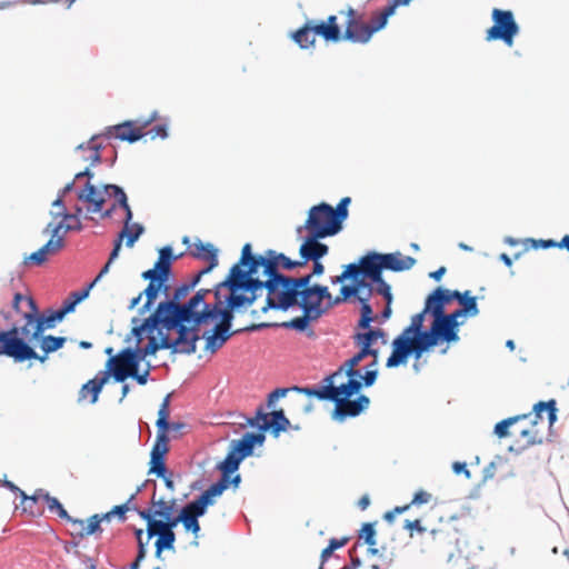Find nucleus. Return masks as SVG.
<instances>
[{
    "mask_svg": "<svg viewBox=\"0 0 569 569\" xmlns=\"http://www.w3.org/2000/svg\"><path fill=\"white\" fill-rule=\"evenodd\" d=\"M426 315H429L428 312H425V309H422L421 312L416 313L411 317V322L408 327H406L400 335L409 338V336H412L423 329V322L426 319Z\"/></svg>",
    "mask_w": 569,
    "mask_h": 569,
    "instance_id": "6e6d98bb",
    "label": "nucleus"
},
{
    "mask_svg": "<svg viewBox=\"0 0 569 569\" xmlns=\"http://www.w3.org/2000/svg\"><path fill=\"white\" fill-rule=\"evenodd\" d=\"M232 277L238 280L241 284L240 289H243V292L254 291L260 293L263 289L268 291L269 296H272V286H273V277L264 276L266 279H260L257 274L259 270L243 271L233 269L230 270Z\"/></svg>",
    "mask_w": 569,
    "mask_h": 569,
    "instance_id": "f3484780",
    "label": "nucleus"
},
{
    "mask_svg": "<svg viewBox=\"0 0 569 569\" xmlns=\"http://www.w3.org/2000/svg\"><path fill=\"white\" fill-rule=\"evenodd\" d=\"M208 507L204 506L199 498L189 501L184 507L181 508V512L196 518H200L206 515Z\"/></svg>",
    "mask_w": 569,
    "mask_h": 569,
    "instance_id": "e2e57ef3",
    "label": "nucleus"
},
{
    "mask_svg": "<svg viewBox=\"0 0 569 569\" xmlns=\"http://www.w3.org/2000/svg\"><path fill=\"white\" fill-rule=\"evenodd\" d=\"M327 237L307 233L302 238L299 247V256L301 258L300 266L303 267L307 262L312 260H321L329 252V247L321 242Z\"/></svg>",
    "mask_w": 569,
    "mask_h": 569,
    "instance_id": "a211bd4d",
    "label": "nucleus"
},
{
    "mask_svg": "<svg viewBox=\"0 0 569 569\" xmlns=\"http://www.w3.org/2000/svg\"><path fill=\"white\" fill-rule=\"evenodd\" d=\"M146 229L143 224L139 222H133L131 226L126 227L120 231L118 238L123 240L126 239V246L131 248L139 240V238L144 233Z\"/></svg>",
    "mask_w": 569,
    "mask_h": 569,
    "instance_id": "ea45409f",
    "label": "nucleus"
},
{
    "mask_svg": "<svg viewBox=\"0 0 569 569\" xmlns=\"http://www.w3.org/2000/svg\"><path fill=\"white\" fill-rule=\"evenodd\" d=\"M272 296L277 298L281 311H288L296 306L300 307L302 301V292L297 289L292 277L289 276L273 278Z\"/></svg>",
    "mask_w": 569,
    "mask_h": 569,
    "instance_id": "f8f14e48",
    "label": "nucleus"
},
{
    "mask_svg": "<svg viewBox=\"0 0 569 569\" xmlns=\"http://www.w3.org/2000/svg\"><path fill=\"white\" fill-rule=\"evenodd\" d=\"M176 520L178 525L182 523L186 531L192 532L196 537H198L201 530L198 518L179 511V513L176 516Z\"/></svg>",
    "mask_w": 569,
    "mask_h": 569,
    "instance_id": "5fc2aeb1",
    "label": "nucleus"
},
{
    "mask_svg": "<svg viewBox=\"0 0 569 569\" xmlns=\"http://www.w3.org/2000/svg\"><path fill=\"white\" fill-rule=\"evenodd\" d=\"M362 28H369V26L365 24L363 22H361L358 19L347 20L346 30H345V33L342 34V39L350 41L352 43H361V44L368 43L369 41H360V40H356V39L352 40L351 38H348V31H351V33H353L356 37L361 38Z\"/></svg>",
    "mask_w": 569,
    "mask_h": 569,
    "instance_id": "603ef678",
    "label": "nucleus"
},
{
    "mask_svg": "<svg viewBox=\"0 0 569 569\" xmlns=\"http://www.w3.org/2000/svg\"><path fill=\"white\" fill-rule=\"evenodd\" d=\"M310 27L312 28V32L316 36L322 37L326 41L330 42H339L342 40V36H337L335 29L330 28L325 21L317 20H308Z\"/></svg>",
    "mask_w": 569,
    "mask_h": 569,
    "instance_id": "a19ab883",
    "label": "nucleus"
},
{
    "mask_svg": "<svg viewBox=\"0 0 569 569\" xmlns=\"http://www.w3.org/2000/svg\"><path fill=\"white\" fill-rule=\"evenodd\" d=\"M114 360L113 368H121L124 372H134L139 369V363L133 359L130 347L122 349Z\"/></svg>",
    "mask_w": 569,
    "mask_h": 569,
    "instance_id": "37998d69",
    "label": "nucleus"
},
{
    "mask_svg": "<svg viewBox=\"0 0 569 569\" xmlns=\"http://www.w3.org/2000/svg\"><path fill=\"white\" fill-rule=\"evenodd\" d=\"M167 441V435H157L156 442L151 450V460L164 459L168 452Z\"/></svg>",
    "mask_w": 569,
    "mask_h": 569,
    "instance_id": "680f3d73",
    "label": "nucleus"
},
{
    "mask_svg": "<svg viewBox=\"0 0 569 569\" xmlns=\"http://www.w3.org/2000/svg\"><path fill=\"white\" fill-rule=\"evenodd\" d=\"M106 196L102 184L97 187L89 181H87L84 188L79 190L77 193L79 201L89 203L87 207V211L89 213H101L102 219H110L117 208H119V204L118 200L114 199L113 203L109 208L102 210L103 204L106 203Z\"/></svg>",
    "mask_w": 569,
    "mask_h": 569,
    "instance_id": "9b49d317",
    "label": "nucleus"
},
{
    "mask_svg": "<svg viewBox=\"0 0 569 569\" xmlns=\"http://www.w3.org/2000/svg\"><path fill=\"white\" fill-rule=\"evenodd\" d=\"M156 482H153V495L151 498V508L148 509H137V512L141 519L144 521H149V518L146 515H150L151 518L157 519V517H160L159 520H164L168 518H174L173 515L176 500L172 499L171 501H166L163 498H156Z\"/></svg>",
    "mask_w": 569,
    "mask_h": 569,
    "instance_id": "aec40b11",
    "label": "nucleus"
},
{
    "mask_svg": "<svg viewBox=\"0 0 569 569\" xmlns=\"http://www.w3.org/2000/svg\"><path fill=\"white\" fill-rule=\"evenodd\" d=\"M131 322L133 323L131 335L136 338L137 343L142 341L146 332L149 335L153 332L161 333V315L157 307L148 318L142 321L139 318H132Z\"/></svg>",
    "mask_w": 569,
    "mask_h": 569,
    "instance_id": "393cba45",
    "label": "nucleus"
},
{
    "mask_svg": "<svg viewBox=\"0 0 569 569\" xmlns=\"http://www.w3.org/2000/svg\"><path fill=\"white\" fill-rule=\"evenodd\" d=\"M263 266V254H256L252 252V247L250 243H246L241 250V257L237 263H234L230 270L238 269L243 271H253L262 269Z\"/></svg>",
    "mask_w": 569,
    "mask_h": 569,
    "instance_id": "473e14b6",
    "label": "nucleus"
},
{
    "mask_svg": "<svg viewBox=\"0 0 569 569\" xmlns=\"http://www.w3.org/2000/svg\"><path fill=\"white\" fill-rule=\"evenodd\" d=\"M293 41L301 48L308 49L315 44L316 38L308 21L292 33Z\"/></svg>",
    "mask_w": 569,
    "mask_h": 569,
    "instance_id": "79ce46f5",
    "label": "nucleus"
},
{
    "mask_svg": "<svg viewBox=\"0 0 569 569\" xmlns=\"http://www.w3.org/2000/svg\"><path fill=\"white\" fill-rule=\"evenodd\" d=\"M350 202L351 199L349 197H345L340 200L336 208L332 207V216L338 226L343 227V221L348 218L349 214L348 206Z\"/></svg>",
    "mask_w": 569,
    "mask_h": 569,
    "instance_id": "052dcab7",
    "label": "nucleus"
},
{
    "mask_svg": "<svg viewBox=\"0 0 569 569\" xmlns=\"http://www.w3.org/2000/svg\"><path fill=\"white\" fill-rule=\"evenodd\" d=\"M52 208L59 209V210L50 211V214L53 218H62L63 220H74L76 223H78V221H80V214L82 213V209L79 206H77L74 208V212H72V213L67 211L63 201H62V206H52Z\"/></svg>",
    "mask_w": 569,
    "mask_h": 569,
    "instance_id": "4d7b16f0",
    "label": "nucleus"
},
{
    "mask_svg": "<svg viewBox=\"0 0 569 569\" xmlns=\"http://www.w3.org/2000/svg\"><path fill=\"white\" fill-rule=\"evenodd\" d=\"M351 284H345L340 288L341 300L347 301L352 297L359 300V297H362L361 290L366 289L368 291L369 288H371V284L368 283V281H360V279L358 280L355 277L351 279Z\"/></svg>",
    "mask_w": 569,
    "mask_h": 569,
    "instance_id": "4c0bfd02",
    "label": "nucleus"
},
{
    "mask_svg": "<svg viewBox=\"0 0 569 569\" xmlns=\"http://www.w3.org/2000/svg\"><path fill=\"white\" fill-rule=\"evenodd\" d=\"M268 417H270V413H267L263 406H259L256 409V413L253 417L246 418V425L256 428L260 432L261 423L264 421H269Z\"/></svg>",
    "mask_w": 569,
    "mask_h": 569,
    "instance_id": "69168bd1",
    "label": "nucleus"
},
{
    "mask_svg": "<svg viewBox=\"0 0 569 569\" xmlns=\"http://www.w3.org/2000/svg\"><path fill=\"white\" fill-rule=\"evenodd\" d=\"M380 257V252L369 251L361 256L358 262L349 263L355 278L360 279V281H367L369 276L377 269L382 268Z\"/></svg>",
    "mask_w": 569,
    "mask_h": 569,
    "instance_id": "4be33fe9",
    "label": "nucleus"
},
{
    "mask_svg": "<svg viewBox=\"0 0 569 569\" xmlns=\"http://www.w3.org/2000/svg\"><path fill=\"white\" fill-rule=\"evenodd\" d=\"M291 427L290 420L286 417L283 409L273 410L270 413V420L261 423L260 432L248 431L241 438L248 436L256 438V447H262L266 441V432L270 431L273 437H278L281 432Z\"/></svg>",
    "mask_w": 569,
    "mask_h": 569,
    "instance_id": "4468645a",
    "label": "nucleus"
},
{
    "mask_svg": "<svg viewBox=\"0 0 569 569\" xmlns=\"http://www.w3.org/2000/svg\"><path fill=\"white\" fill-rule=\"evenodd\" d=\"M28 303L32 308L33 312H26L23 318L26 323L20 329V336L28 338V343L34 340H39L44 330L52 329L56 325L63 320L64 316L59 309L50 310L48 313L38 315L37 306L33 299L28 298Z\"/></svg>",
    "mask_w": 569,
    "mask_h": 569,
    "instance_id": "0eeeda50",
    "label": "nucleus"
},
{
    "mask_svg": "<svg viewBox=\"0 0 569 569\" xmlns=\"http://www.w3.org/2000/svg\"><path fill=\"white\" fill-rule=\"evenodd\" d=\"M102 188L107 197L118 200L119 208L124 211L123 226H131L133 212L128 201V196L122 187L114 183H102Z\"/></svg>",
    "mask_w": 569,
    "mask_h": 569,
    "instance_id": "cd10ccee",
    "label": "nucleus"
},
{
    "mask_svg": "<svg viewBox=\"0 0 569 569\" xmlns=\"http://www.w3.org/2000/svg\"><path fill=\"white\" fill-rule=\"evenodd\" d=\"M42 493H48L43 489H37L32 496H28L24 491H20L21 505L23 512L32 513L33 505L42 498Z\"/></svg>",
    "mask_w": 569,
    "mask_h": 569,
    "instance_id": "0e129e2a",
    "label": "nucleus"
},
{
    "mask_svg": "<svg viewBox=\"0 0 569 569\" xmlns=\"http://www.w3.org/2000/svg\"><path fill=\"white\" fill-rule=\"evenodd\" d=\"M114 357H110L107 360L106 367L107 370L102 372V376H96L93 379L86 382L81 388V395L82 397L86 396L87 392L91 395V403H96L98 401L99 395L103 388V386L107 383L110 377H112L113 372V365H114Z\"/></svg>",
    "mask_w": 569,
    "mask_h": 569,
    "instance_id": "a878e982",
    "label": "nucleus"
},
{
    "mask_svg": "<svg viewBox=\"0 0 569 569\" xmlns=\"http://www.w3.org/2000/svg\"><path fill=\"white\" fill-rule=\"evenodd\" d=\"M159 340L150 335L148 343L142 347L144 355L152 356L156 355L160 349H169V336L161 330V333H157Z\"/></svg>",
    "mask_w": 569,
    "mask_h": 569,
    "instance_id": "8fccbe9b",
    "label": "nucleus"
},
{
    "mask_svg": "<svg viewBox=\"0 0 569 569\" xmlns=\"http://www.w3.org/2000/svg\"><path fill=\"white\" fill-rule=\"evenodd\" d=\"M341 377V370H336L333 373L328 375L321 381L322 390L329 396V401L332 402L339 397L338 386L335 385L336 379Z\"/></svg>",
    "mask_w": 569,
    "mask_h": 569,
    "instance_id": "3c124183",
    "label": "nucleus"
},
{
    "mask_svg": "<svg viewBox=\"0 0 569 569\" xmlns=\"http://www.w3.org/2000/svg\"><path fill=\"white\" fill-rule=\"evenodd\" d=\"M332 402L335 403L332 419L343 422L347 418L358 417L366 411L370 405V399L366 395H358L356 399H342V396H339Z\"/></svg>",
    "mask_w": 569,
    "mask_h": 569,
    "instance_id": "2eb2a0df",
    "label": "nucleus"
},
{
    "mask_svg": "<svg viewBox=\"0 0 569 569\" xmlns=\"http://www.w3.org/2000/svg\"><path fill=\"white\" fill-rule=\"evenodd\" d=\"M348 540L349 538L347 537H343L341 539H330L329 545L321 552L322 563H325L331 557L335 550L342 548L348 542Z\"/></svg>",
    "mask_w": 569,
    "mask_h": 569,
    "instance_id": "774afa93",
    "label": "nucleus"
},
{
    "mask_svg": "<svg viewBox=\"0 0 569 569\" xmlns=\"http://www.w3.org/2000/svg\"><path fill=\"white\" fill-rule=\"evenodd\" d=\"M101 136L106 138L116 137L121 141L134 143L143 137V132L140 129L134 128V121L126 120L121 123L109 126L101 132Z\"/></svg>",
    "mask_w": 569,
    "mask_h": 569,
    "instance_id": "b1692460",
    "label": "nucleus"
},
{
    "mask_svg": "<svg viewBox=\"0 0 569 569\" xmlns=\"http://www.w3.org/2000/svg\"><path fill=\"white\" fill-rule=\"evenodd\" d=\"M451 301L456 300L459 302L463 310L469 313V317H476L479 315V308L477 298L471 296L470 291L460 292L458 290H450Z\"/></svg>",
    "mask_w": 569,
    "mask_h": 569,
    "instance_id": "72a5a7b5",
    "label": "nucleus"
},
{
    "mask_svg": "<svg viewBox=\"0 0 569 569\" xmlns=\"http://www.w3.org/2000/svg\"><path fill=\"white\" fill-rule=\"evenodd\" d=\"M196 248L199 251H208V256H203L201 253H193V256L198 259L208 261L209 264L202 270L204 273L211 272L219 263L218 249L212 243H203L201 240H198Z\"/></svg>",
    "mask_w": 569,
    "mask_h": 569,
    "instance_id": "f704fd0d",
    "label": "nucleus"
},
{
    "mask_svg": "<svg viewBox=\"0 0 569 569\" xmlns=\"http://www.w3.org/2000/svg\"><path fill=\"white\" fill-rule=\"evenodd\" d=\"M157 308L163 319L201 327L208 322L210 305H203L199 310V306L190 298L187 302L179 305L159 302Z\"/></svg>",
    "mask_w": 569,
    "mask_h": 569,
    "instance_id": "20e7f679",
    "label": "nucleus"
},
{
    "mask_svg": "<svg viewBox=\"0 0 569 569\" xmlns=\"http://www.w3.org/2000/svg\"><path fill=\"white\" fill-rule=\"evenodd\" d=\"M241 332H249L246 328L238 329L234 331H227L223 329H217V327H213L211 331H206L202 335V338L206 340V351H210L211 353H214L218 351L232 336Z\"/></svg>",
    "mask_w": 569,
    "mask_h": 569,
    "instance_id": "c756f323",
    "label": "nucleus"
},
{
    "mask_svg": "<svg viewBox=\"0 0 569 569\" xmlns=\"http://www.w3.org/2000/svg\"><path fill=\"white\" fill-rule=\"evenodd\" d=\"M293 390L303 393L308 397H315L318 400L321 401H329V396L326 392V390H322L321 386H313V387H295Z\"/></svg>",
    "mask_w": 569,
    "mask_h": 569,
    "instance_id": "338daca9",
    "label": "nucleus"
},
{
    "mask_svg": "<svg viewBox=\"0 0 569 569\" xmlns=\"http://www.w3.org/2000/svg\"><path fill=\"white\" fill-rule=\"evenodd\" d=\"M223 491L217 481L204 490L198 498L204 506L210 507L214 505L216 498L220 497Z\"/></svg>",
    "mask_w": 569,
    "mask_h": 569,
    "instance_id": "bf43d9fd",
    "label": "nucleus"
},
{
    "mask_svg": "<svg viewBox=\"0 0 569 569\" xmlns=\"http://www.w3.org/2000/svg\"><path fill=\"white\" fill-rule=\"evenodd\" d=\"M430 328L440 343L447 342L448 345H451L457 343L460 340L459 327L448 319L446 315L432 318Z\"/></svg>",
    "mask_w": 569,
    "mask_h": 569,
    "instance_id": "412c9836",
    "label": "nucleus"
},
{
    "mask_svg": "<svg viewBox=\"0 0 569 569\" xmlns=\"http://www.w3.org/2000/svg\"><path fill=\"white\" fill-rule=\"evenodd\" d=\"M300 267L299 260H292L282 252H277L272 249L264 251L262 276H272L273 278H277L284 276L280 272V269L293 270Z\"/></svg>",
    "mask_w": 569,
    "mask_h": 569,
    "instance_id": "dca6fc26",
    "label": "nucleus"
},
{
    "mask_svg": "<svg viewBox=\"0 0 569 569\" xmlns=\"http://www.w3.org/2000/svg\"><path fill=\"white\" fill-rule=\"evenodd\" d=\"M307 298L302 300L301 302L305 303V306H312L316 307V310L318 311L319 316H323L327 312V308L322 305L323 301L331 300V293L327 286H322L319 283L312 284L311 289L306 291Z\"/></svg>",
    "mask_w": 569,
    "mask_h": 569,
    "instance_id": "2f4dec72",
    "label": "nucleus"
},
{
    "mask_svg": "<svg viewBox=\"0 0 569 569\" xmlns=\"http://www.w3.org/2000/svg\"><path fill=\"white\" fill-rule=\"evenodd\" d=\"M363 383L360 377H350L346 382H342L338 386L339 396H342V399L351 398L352 396L360 395L359 392L362 389Z\"/></svg>",
    "mask_w": 569,
    "mask_h": 569,
    "instance_id": "de8ad7c7",
    "label": "nucleus"
},
{
    "mask_svg": "<svg viewBox=\"0 0 569 569\" xmlns=\"http://www.w3.org/2000/svg\"><path fill=\"white\" fill-rule=\"evenodd\" d=\"M39 340H40V348L43 351V355L41 357H46V359H47L49 353L54 352L64 346L67 338L66 337H54V336L48 335V336H41Z\"/></svg>",
    "mask_w": 569,
    "mask_h": 569,
    "instance_id": "49530a36",
    "label": "nucleus"
},
{
    "mask_svg": "<svg viewBox=\"0 0 569 569\" xmlns=\"http://www.w3.org/2000/svg\"><path fill=\"white\" fill-rule=\"evenodd\" d=\"M492 27L486 32L487 41H502L506 46L511 47L515 38L520 32V27L517 23L513 12L511 10H502L495 8L491 12Z\"/></svg>",
    "mask_w": 569,
    "mask_h": 569,
    "instance_id": "6e6552de",
    "label": "nucleus"
},
{
    "mask_svg": "<svg viewBox=\"0 0 569 569\" xmlns=\"http://www.w3.org/2000/svg\"><path fill=\"white\" fill-rule=\"evenodd\" d=\"M81 527V531L77 533L78 537L83 538L87 536H93L98 532H102V528L100 525V519L98 518V513L92 515L87 519V521L83 520V526Z\"/></svg>",
    "mask_w": 569,
    "mask_h": 569,
    "instance_id": "864d4df0",
    "label": "nucleus"
},
{
    "mask_svg": "<svg viewBox=\"0 0 569 569\" xmlns=\"http://www.w3.org/2000/svg\"><path fill=\"white\" fill-rule=\"evenodd\" d=\"M219 287H226V289L229 290V295L224 298L223 302L229 307L230 310L239 311L241 308L249 307L246 295L247 292H243V289L239 288L241 284L236 278L232 277L230 270L226 279L219 282Z\"/></svg>",
    "mask_w": 569,
    "mask_h": 569,
    "instance_id": "6ab92c4d",
    "label": "nucleus"
},
{
    "mask_svg": "<svg viewBox=\"0 0 569 569\" xmlns=\"http://www.w3.org/2000/svg\"><path fill=\"white\" fill-rule=\"evenodd\" d=\"M0 356L10 357L18 363L32 359L46 361V357H39L28 341L20 336V329L17 326L0 331Z\"/></svg>",
    "mask_w": 569,
    "mask_h": 569,
    "instance_id": "39448f33",
    "label": "nucleus"
},
{
    "mask_svg": "<svg viewBox=\"0 0 569 569\" xmlns=\"http://www.w3.org/2000/svg\"><path fill=\"white\" fill-rule=\"evenodd\" d=\"M413 340L416 343L425 348L427 351L440 345L432 329L421 330L412 336H409L408 341Z\"/></svg>",
    "mask_w": 569,
    "mask_h": 569,
    "instance_id": "c03bdc74",
    "label": "nucleus"
},
{
    "mask_svg": "<svg viewBox=\"0 0 569 569\" xmlns=\"http://www.w3.org/2000/svg\"><path fill=\"white\" fill-rule=\"evenodd\" d=\"M451 302L450 290L443 287H437L425 300V312L432 318L446 315L445 308Z\"/></svg>",
    "mask_w": 569,
    "mask_h": 569,
    "instance_id": "5701e85b",
    "label": "nucleus"
},
{
    "mask_svg": "<svg viewBox=\"0 0 569 569\" xmlns=\"http://www.w3.org/2000/svg\"><path fill=\"white\" fill-rule=\"evenodd\" d=\"M200 326L183 323L161 318V330L176 331L177 338H169V350L171 353L192 355L197 351V342L200 340Z\"/></svg>",
    "mask_w": 569,
    "mask_h": 569,
    "instance_id": "423d86ee",
    "label": "nucleus"
},
{
    "mask_svg": "<svg viewBox=\"0 0 569 569\" xmlns=\"http://www.w3.org/2000/svg\"><path fill=\"white\" fill-rule=\"evenodd\" d=\"M234 312L236 311L230 310L223 301L216 302L214 305H210L208 322L218 320V322L214 325L217 329L231 331Z\"/></svg>",
    "mask_w": 569,
    "mask_h": 569,
    "instance_id": "c85d7f7f",
    "label": "nucleus"
},
{
    "mask_svg": "<svg viewBox=\"0 0 569 569\" xmlns=\"http://www.w3.org/2000/svg\"><path fill=\"white\" fill-rule=\"evenodd\" d=\"M385 338H386V332H385V330H382L380 328H375V329L370 328V329H367L366 332H357L353 336V340H355L356 345H373L378 339H382L383 342H386Z\"/></svg>",
    "mask_w": 569,
    "mask_h": 569,
    "instance_id": "09e8293b",
    "label": "nucleus"
},
{
    "mask_svg": "<svg viewBox=\"0 0 569 569\" xmlns=\"http://www.w3.org/2000/svg\"><path fill=\"white\" fill-rule=\"evenodd\" d=\"M83 229V224L81 221L74 224H66V222H59L57 227H54L52 237L37 251L32 252L24 259V263H33L37 266H41L46 262L47 257L50 254H56L59 252L66 244L63 236H60V232L63 231H81Z\"/></svg>",
    "mask_w": 569,
    "mask_h": 569,
    "instance_id": "1a4fd4ad",
    "label": "nucleus"
},
{
    "mask_svg": "<svg viewBox=\"0 0 569 569\" xmlns=\"http://www.w3.org/2000/svg\"><path fill=\"white\" fill-rule=\"evenodd\" d=\"M299 308L302 310V315L299 317L292 318L289 321H284L281 323H277V322L252 323L247 327V330L248 331H259L264 328L280 327V328H284V329H292V330H296L299 332L307 331L309 328V325L312 321H316L319 318H321V316L318 315V311L316 310V308L313 309L312 306L311 307L305 306L303 302H300Z\"/></svg>",
    "mask_w": 569,
    "mask_h": 569,
    "instance_id": "ddd939ff",
    "label": "nucleus"
},
{
    "mask_svg": "<svg viewBox=\"0 0 569 569\" xmlns=\"http://www.w3.org/2000/svg\"><path fill=\"white\" fill-rule=\"evenodd\" d=\"M146 516L149 518V521H146L148 540L157 537L154 547H158L159 550H174V528L178 526L176 517L158 520L151 518L149 513Z\"/></svg>",
    "mask_w": 569,
    "mask_h": 569,
    "instance_id": "9d476101",
    "label": "nucleus"
},
{
    "mask_svg": "<svg viewBox=\"0 0 569 569\" xmlns=\"http://www.w3.org/2000/svg\"><path fill=\"white\" fill-rule=\"evenodd\" d=\"M150 369L151 365L149 361L147 362V369L143 372H139V369L134 372H124L121 368H113L112 378L116 382H124L128 378H132L139 385L144 386L148 382Z\"/></svg>",
    "mask_w": 569,
    "mask_h": 569,
    "instance_id": "e433bc0d",
    "label": "nucleus"
},
{
    "mask_svg": "<svg viewBox=\"0 0 569 569\" xmlns=\"http://www.w3.org/2000/svg\"><path fill=\"white\" fill-rule=\"evenodd\" d=\"M527 417H528L527 415H519V416L510 417V418L499 421L495 426V429H493L495 435L498 438H505V437L509 436V428L513 423H516L518 420L526 419Z\"/></svg>",
    "mask_w": 569,
    "mask_h": 569,
    "instance_id": "13d9d810",
    "label": "nucleus"
},
{
    "mask_svg": "<svg viewBox=\"0 0 569 569\" xmlns=\"http://www.w3.org/2000/svg\"><path fill=\"white\" fill-rule=\"evenodd\" d=\"M381 266L392 272H402L410 270L416 264V259L409 256H402L401 252L381 253Z\"/></svg>",
    "mask_w": 569,
    "mask_h": 569,
    "instance_id": "7c9ffc66",
    "label": "nucleus"
},
{
    "mask_svg": "<svg viewBox=\"0 0 569 569\" xmlns=\"http://www.w3.org/2000/svg\"><path fill=\"white\" fill-rule=\"evenodd\" d=\"M254 443L256 438L251 436L230 441L226 458L217 465V469L221 473L218 483L222 491L229 487L237 489L240 486L241 476L237 471L246 458L253 456Z\"/></svg>",
    "mask_w": 569,
    "mask_h": 569,
    "instance_id": "f257e3e1",
    "label": "nucleus"
},
{
    "mask_svg": "<svg viewBox=\"0 0 569 569\" xmlns=\"http://www.w3.org/2000/svg\"><path fill=\"white\" fill-rule=\"evenodd\" d=\"M388 23V20L385 17H381L380 14L376 18H373L370 22L369 28H362V36L356 37L351 31H348V38H351L352 40H360V41H370L372 36L382 30Z\"/></svg>",
    "mask_w": 569,
    "mask_h": 569,
    "instance_id": "58836bf2",
    "label": "nucleus"
},
{
    "mask_svg": "<svg viewBox=\"0 0 569 569\" xmlns=\"http://www.w3.org/2000/svg\"><path fill=\"white\" fill-rule=\"evenodd\" d=\"M42 499L47 502L48 510L50 512L57 513L61 519H64L72 525L83 526V520L71 517L56 497H52L49 493H42Z\"/></svg>",
    "mask_w": 569,
    "mask_h": 569,
    "instance_id": "c9c22d12",
    "label": "nucleus"
},
{
    "mask_svg": "<svg viewBox=\"0 0 569 569\" xmlns=\"http://www.w3.org/2000/svg\"><path fill=\"white\" fill-rule=\"evenodd\" d=\"M162 283H148L147 288L141 292L146 297V302L138 309L139 316H143L149 312L161 291Z\"/></svg>",
    "mask_w": 569,
    "mask_h": 569,
    "instance_id": "a18cd8bd",
    "label": "nucleus"
},
{
    "mask_svg": "<svg viewBox=\"0 0 569 569\" xmlns=\"http://www.w3.org/2000/svg\"><path fill=\"white\" fill-rule=\"evenodd\" d=\"M157 308L163 319L201 327L208 322L210 305H203L199 310V306L190 298L187 302L179 305L159 302Z\"/></svg>",
    "mask_w": 569,
    "mask_h": 569,
    "instance_id": "7ed1b4c3",
    "label": "nucleus"
},
{
    "mask_svg": "<svg viewBox=\"0 0 569 569\" xmlns=\"http://www.w3.org/2000/svg\"><path fill=\"white\" fill-rule=\"evenodd\" d=\"M391 348L392 351L387 359L386 367L397 368L399 366L406 365L410 357L408 338L402 335L397 336L392 340Z\"/></svg>",
    "mask_w": 569,
    "mask_h": 569,
    "instance_id": "bb28decb",
    "label": "nucleus"
},
{
    "mask_svg": "<svg viewBox=\"0 0 569 569\" xmlns=\"http://www.w3.org/2000/svg\"><path fill=\"white\" fill-rule=\"evenodd\" d=\"M341 230L342 226H338L332 216V206L320 202L309 209L307 220L296 228V233L298 238H301L303 231L309 234L333 237Z\"/></svg>",
    "mask_w": 569,
    "mask_h": 569,
    "instance_id": "f03ea898",
    "label": "nucleus"
}]
</instances>
